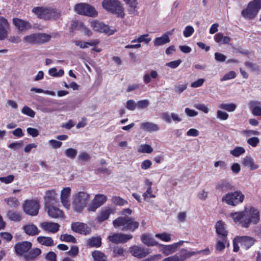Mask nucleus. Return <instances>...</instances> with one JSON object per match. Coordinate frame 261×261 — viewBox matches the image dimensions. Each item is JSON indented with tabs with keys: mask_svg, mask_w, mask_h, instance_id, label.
<instances>
[{
	"mask_svg": "<svg viewBox=\"0 0 261 261\" xmlns=\"http://www.w3.org/2000/svg\"><path fill=\"white\" fill-rule=\"evenodd\" d=\"M229 217L236 224L248 228L251 224L256 225L259 222L260 211L255 207L248 206L243 211L230 213Z\"/></svg>",
	"mask_w": 261,
	"mask_h": 261,
	"instance_id": "obj_1",
	"label": "nucleus"
},
{
	"mask_svg": "<svg viewBox=\"0 0 261 261\" xmlns=\"http://www.w3.org/2000/svg\"><path fill=\"white\" fill-rule=\"evenodd\" d=\"M114 226L122 231H134L139 227V223L133 218L119 217L113 221Z\"/></svg>",
	"mask_w": 261,
	"mask_h": 261,
	"instance_id": "obj_2",
	"label": "nucleus"
},
{
	"mask_svg": "<svg viewBox=\"0 0 261 261\" xmlns=\"http://www.w3.org/2000/svg\"><path fill=\"white\" fill-rule=\"evenodd\" d=\"M90 199V195L85 192L75 193L73 195L72 207L74 212L81 213L85 208Z\"/></svg>",
	"mask_w": 261,
	"mask_h": 261,
	"instance_id": "obj_3",
	"label": "nucleus"
},
{
	"mask_svg": "<svg viewBox=\"0 0 261 261\" xmlns=\"http://www.w3.org/2000/svg\"><path fill=\"white\" fill-rule=\"evenodd\" d=\"M32 11L38 18L44 20H56L61 16L59 12L51 8L36 7Z\"/></svg>",
	"mask_w": 261,
	"mask_h": 261,
	"instance_id": "obj_4",
	"label": "nucleus"
},
{
	"mask_svg": "<svg viewBox=\"0 0 261 261\" xmlns=\"http://www.w3.org/2000/svg\"><path fill=\"white\" fill-rule=\"evenodd\" d=\"M102 7L112 13L123 18L125 14L124 9L118 0H103L102 2Z\"/></svg>",
	"mask_w": 261,
	"mask_h": 261,
	"instance_id": "obj_5",
	"label": "nucleus"
},
{
	"mask_svg": "<svg viewBox=\"0 0 261 261\" xmlns=\"http://www.w3.org/2000/svg\"><path fill=\"white\" fill-rule=\"evenodd\" d=\"M261 9V0H252L246 8L241 12L242 16L248 19H252L256 17Z\"/></svg>",
	"mask_w": 261,
	"mask_h": 261,
	"instance_id": "obj_6",
	"label": "nucleus"
},
{
	"mask_svg": "<svg viewBox=\"0 0 261 261\" xmlns=\"http://www.w3.org/2000/svg\"><path fill=\"white\" fill-rule=\"evenodd\" d=\"M245 198L244 195L240 191L229 192L222 198V201L228 205L236 206L243 202Z\"/></svg>",
	"mask_w": 261,
	"mask_h": 261,
	"instance_id": "obj_7",
	"label": "nucleus"
},
{
	"mask_svg": "<svg viewBox=\"0 0 261 261\" xmlns=\"http://www.w3.org/2000/svg\"><path fill=\"white\" fill-rule=\"evenodd\" d=\"M255 240L250 237L242 236L237 237L233 240V251L237 252L239 250V244H240L241 247L247 250L253 245Z\"/></svg>",
	"mask_w": 261,
	"mask_h": 261,
	"instance_id": "obj_8",
	"label": "nucleus"
},
{
	"mask_svg": "<svg viewBox=\"0 0 261 261\" xmlns=\"http://www.w3.org/2000/svg\"><path fill=\"white\" fill-rule=\"evenodd\" d=\"M75 11L79 14L95 17L97 12L92 6L85 3H80L74 6Z\"/></svg>",
	"mask_w": 261,
	"mask_h": 261,
	"instance_id": "obj_9",
	"label": "nucleus"
},
{
	"mask_svg": "<svg viewBox=\"0 0 261 261\" xmlns=\"http://www.w3.org/2000/svg\"><path fill=\"white\" fill-rule=\"evenodd\" d=\"M24 212L30 216H35L38 214L39 204L34 200H27L22 204Z\"/></svg>",
	"mask_w": 261,
	"mask_h": 261,
	"instance_id": "obj_10",
	"label": "nucleus"
},
{
	"mask_svg": "<svg viewBox=\"0 0 261 261\" xmlns=\"http://www.w3.org/2000/svg\"><path fill=\"white\" fill-rule=\"evenodd\" d=\"M91 27L97 32L105 33L108 35L113 34L115 30L110 29L109 26L98 21H93L91 23Z\"/></svg>",
	"mask_w": 261,
	"mask_h": 261,
	"instance_id": "obj_11",
	"label": "nucleus"
},
{
	"mask_svg": "<svg viewBox=\"0 0 261 261\" xmlns=\"http://www.w3.org/2000/svg\"><path fill=\"white\" fill-rule=\"evenodd\" d=\"M71 189L70 187H65L60 193V201L62 206L67 210H69L71 207L70 195Z\"/></svg>",
	"mask_w": 261,
	"mask_h": 261,
	"instance_id": "obj_12",
	"label": "nucleus"
},
{
	"mask_svg": "<svg viewBox=\"0 0 261 261\" xmlns=\"http://www.w3.org/2000/svg\"><path fill=\"white\" fill-rule=\"evenodd\" d=\"M132 234H123L122 233H114L108 237L109 241L115 243H124L132 239Z\"/></svg>",
	"mask_w": 261,
	"mask_h": 261,
	"instance_id": "obj_13",
	"label": "nucleus"
},
{
	"mask_svg": "<svg viewBox=\"0 0 261 261\" xmlns=\"http://www.w3.org/2000/svg\"><path fill=\"white\" fill-rule=\"evenodd\" d=\"M10 30L7 20L3 17H0V40L7 38Z\"/></svg>",
	"mask_w": 261,
	"mask_h": 261,
	"instance_id": "obj_14",
	"label": "nucleus"
},
{
	"mask_svg": "<svg viewBox=\"0 0 261 261\" xmlns=\"http://www.w3.org/2000/svg\"><path fill=\"white\" fill-rule=\"evenodd\" d=\"M60 226L58 223L49 221H44L40 224V227L43 230L52 233L57 232L59 230Z\"/></svg>",
	"mask_w": 261,
	"mask_h": 261,
	"instance_id": "obj_15",
	"label": "nucleus"
},
{
	"mask_svg": "<svg viewBox=\"0 0 261 261\" xmlns=\"http://www.w3.org/2000/svg\"><path fill=\"white\" fill-rule=\"evenodd\" d=\"M32 244L28 241H23L17 243L14 247L15 252L18 255L27 253L31 248Z\"/></svg>",
	"mask_w": 261,
	"mask_h": 261,
	"instance_id": "obj_16",
	"label": "nucleus"
},
{
	"mask_svg": "<svg viewBox=\"0 0 261 261\" xmlns=\"http://www.w3.org/2000/svg\"><path fill=\"white\" fill-rule=\"evenodd\" d=\"M71 229L76 232L83 234H88L91 232V228L86 224L79 222L73 223Z\"/></svg>",
	"mask_w": 261,
	"mask_h": 261,
	"instance_id": "obj_17",
	"label": "nucleus"
},
{
	"mask_svg": "<svg viewBox=\"0 0 261 261\" xmlns=\"http://www.w3.org/2000/svg\"><path fill=\"white\" fill-rule=\"evenodd\" d=\"M184 242L183 241H180L177 243H175L169 245H165L159 244L158 246L162 247L161 251L163 252V253H164L166 255H168L174 253L177 248L179 246L181 245Z\"/></svg>",
	"mask_w": 261,
	"mask_h": 261,
	"instance_id": "obj_18",
	"label": "nucleus"
},
{
	"mask_svg": "<svg viewBox=\"0 0 261 261\" xmlns=\"http://www.w3.org/2000/svg\"><path fill=\"white\" fill-rule=\"evenodd\" d=\"M129 250L132 254L138 258H143L150 253L148 249L140 247L137 246L130 247Z\"/></svg>",
	"mask_w": 261,
	"mask_h": 261,
	"instance_id": "obj_19",
	"label": "nucleus"
},
{
	"mask_svg": "<svg viewBox=\"0 0 261 261\" xmlns=\"http://www.w3.org/2000/svg\"><path fill=\"white\" fill-rule=\"evenodd\" d=\"M13 23L15 27L20 31H25L32 28L29 22L17 18L13 19Z\"/></svg>",
	"mask_w": 261,
	"mask_h": 261,
	"instance_id": "obj_20",
	"label": "nucleus"
},
{
	"mask_svg": "<svg viewBox=\"0 0 261 261\" xmlns=\"http://www.w3.org/2000/svg\"><path fill=\"white\" fill-rule=\"evenodd\" d=\"M248 107L253 115L261 116V103L259 101L252 100L248 102Z\"/></svg>",
	"mask_w": 261,
	"mask_h": 261,
	"instance_id": "obj_21",
	"label": "nucleus"
},
{
	"mask_svg": "<svg viewBox=\"0 0 261 261\" xmlns=\"http://www.w3.org/2000/svg\"><path fill=\"white\" fill-rule=\"evenodd\" d=\"M216 232L221 238H227L228 231L226 225L222 221H218L215 225Z\"/></svg>",
	"mask_w": 261,
	"mask_h": 261,
	"instance_id": "obj_22",
	"label": "nucleus"
},
{
	"mask_svg": "<svg viewBox=\"0 0 261 261\" xmlns=\"http://www.w3.org/2000/svg\"><path fill=\"white\" fill-rule=\"evenodd\" d=\"M58 194L55 190H50L46 191L44 199L46 205L55 202L57 200Z\"/></svg>",
	"mask_w": 261,
	"mask_h": 261,
	"instance_id": "obj_23",
	"label": "nucleus"
},
{
	"mask_svg": "<svg viewBox=\"0 0 261 261\" xmlns=\"http://www.w3.org/2000/svg\"><path fill=\"white\" fill-rule=\"evenodd\" d=\"M141 128L145 132H155L160 129V127L157 124L151 122H144L140 124Z\"/></svg>",
	"mask_w": 261,
	"mask_h": 261,
	"instance_id": "obj_24",
	"label": "nucleus"
},
{
	"mask_svg": "<svg viewBox=\"0 0 261 261\" xmlns=\"http://www.w3.org/2000/svg\"><path fill=\"white\" fill-rule=\"evenodd\" d=\"M48 214L49 217L53 218L63 217L64 213L62 210L53 205H46Z\"/></svg>",
	"mask_w": 261,
	"mask_h": 261,
	"instance_id": "obj_25",
	"label": "nucleus"
},
{
	"mask_svg": "<svg viewBox=\"0 0 261 261\" xmlns=\"http://www.w3.org/2000/svg\"><path fill=\"white\" fill-rule=\"evenodd\" d=\"M242 164L251 170H256L259 168V165L256 164L254 160L250 156H246L242 159Z\"/></svg>",
	"mask_w": 261,
	"mask_h": 261,
	"instance_id": "obj_26",
	"label": "nucleus"
},
{
	"mask_svg": "<svg viewBox=\"0 0 261 261\" xmlns=\"http://www.w3.org/2000/svg\"><path fill=\"white\" fill-rule=\"evenodd\" d=\"M141 240L142 243L147 246H158L159 244L149 233L142 235Z\"/></svg>",
	"mask_w": 261,
	"mask_h": 261,
	"instance_id": "obj_27",
	"label": "nucleus"
},
{
	"mask_svg": "<svg viewBox=\"0 0 261 261\" xmlns=\"http://www.w3.org/2000/svg\"><path fill=\"white\" fill-rule=\"evenodd\" d=\"M41 250L39 248H33L24 254V259L26 261L34 260L37 257V256L41 254Z\"/></svg>",
	"mask_w": 261,
	"mask_h": 261,
	"instance_id": "obj_28",
	"label": "nucleus"
},
{
	"mask_svg": "<svg viewBox=\"0 0 261 261\" xmlns=\"http://www.w3.org/2000/svg\"><path fill=\"white\" fill-rule=\"evenodd\" d=\"M24 232L29 236H35L39 233L40 230L33 224H29L23 226Z\"/></svg>",
	"mask_w": 261,
	"mask_h": 261,
	"instance_id": "obj_29",
	"label": "nucleus"
},
{
	"mask_svg": "<svg viewBox=\"0 0 261 261\" xmlns=\"http://www.w3.org/2000/svg\"><path fill=\"white\" fill-rule=\"evenodd\" d=\"M112 212V210L110 207H106L101 210L97 217V221L99 222H102L107 220Z\"/></svg>",
	"mask_w": 261,
	"mask_h": 261,
	"instance_id": "obj_30",
	"label": "nucleus"
},
{
	"mask_svg": "<svg viewBox=\"0 0 261 261\" xmlns=\"http://www.w3.org/2000/svg\"><path fill=\"white\" fill-rule=\"evenodd\" d=\"M7 217L11 221L19 222L21 220L22 216L20 212L10 210L7 213Z\"/></svg>",
	"mask_w": 261,
	"mask_h": 261,
	"instance_id": "obj_31",
	"label": "nucleus"
},
{
	"mask_svg": "<svg viewBox=\"0 0 261 261\" xmlns=\"http://www.w3.org/2000/svg\"><path fill=\"white\" fill-rule=\"evenodd\" d=\"M170 42L168 34H164L162 36L156 38L153 40L154 46H158L165 44Z\"/></svg>",
	"mask_w": 261,
	"mask_h": 261,
	"instance_id": "obj_32",
	"label": "nucleus"
},
{
	"mask_svg": "<svg viewBox=\"0 0 261 261\" xmlns=\"http://www.w3.org/2000/svg\"><path fill=\"white\" fill-rule=\"evenodd\" d=\"M87 245L90 247H99L101 244L99 237H92L86 240Z\"/></svg>",
	"mask_w": 261,
	"mask_h": 261,
	"instance_id": "obj_33",
	"label": "nucleus"
},
{
	"mask_svg": "<svg viewBox=\"0 0 261 261\" xmlns=\"http://www.w3.org/2000/svg\"><path fill=\"white\" fill-rule=\"evenodd\" d=\"M214 39L216 42L220 44H228L231 40L230 37L224 36L223 34L219 33L214 36Z\"/></svg>",
	"mask_w": 261,
	"mask_h": 261,
	"instance_id": "obj_34",
	"label": "nucleus"
},
{
	"mask_svg": "<svg viewBox=\"0 0 261 261\" xmlns=\"http://www.w3.org/2000/svg\"><path fill=\"white\" fill-rule=\"evenodd\" d=\"M37 240L40 244L44 246H52L54 245L53 240L49 237L40 236Z\"/></svg>",
	"mask_w": 261,
	"mask_h": 261,
	"instance_id": "obj_35",
	"label": "nucleus"
},
{
	"mask_svg": "<svg viewBox=\"0 0 261 261\" xmlns=\"http://www.w3.org/2000/svg\"><path fill=\"white\" fill-rule=\"evenodd\" d=\"M4 201L10 207L16 208L20 205L19 200L15 197H10L5 198L4 199Z\"/></svg>",
	"mask_w": 261,
	"mask_h": 261,
	"instance_id": "obj_36",
	"label": "nucleus"
},
{
	"mask_svg": "<svg viewBox=\"0 0 261 261\" xmlns=\"http://www.w3.org/2000/svg\"><path fill=\"white\" fill-rule=\"evenodd\" d=\"M107 200V197L106 195L102 194H97L93 199L94 202L98 207H100Z\"/></svg>",
	"mask_w": 261,
	"mask_h": 261,
	"instance_id": "obj_37",
	"label": "nucleus"
},
{
	"mask_svg": "<svg viewBox=\"0 0 261 261\" xmlns=\"http://www.w3.org/2000/svg\"><path fill=\"white\" fill-rule=\"evenodd\" d=\"M158 76V73L155 70H151L149 73H146L143 76V81L145 84L151 82V79H155Z\"/></svg>",
	"mask_w": 261,
	"mask_h": 261,
	"instance_id": "obj_38",
	"label": "nucleus"
},
{
	"mask_svg": "<svg viewBox=\"0 0 261 261\" xmlns=\"http://www.w3.org/2000/svg\"><path fill=\"white\" fill-rule=\"evenodd\" d=\"M219 108L224 110L228 112H232L236 110L237 108V105L233 103H222L219 105Z\"/></svg>",
	"mask_w": 261,
	"mask_h": 261,
	"instance_id": "obj_39",
	"label": "nucleus"
},
{
	"mask_svg": "<svg viewBox=\"0 0 261 261\" xmlns=\"http://www.w3.org/2000/svg\"><path fill=\"white\" fill-rule=\"evenodd\" d=\"M217 189L222 191H227L231 189L230 184L226 181H221L216 186Z\"/></svg>",
	"mask_w": 261,
	"mask_h": 261,
	"instance_id": "obj_40",
	"label": "nucleus"
},
{
	"mask_svg": "<svg viewBox=\"0 0 261 261\" xmlns=\"http://www.w3.org/2000/svg\"><path fill=\"white\" fill-rule=\"evenodd\" d=\"M23 41L26 43L38 44L37 34H33L24 36Z\"/></svg>",
	"mask_w": 261,
	"mask_h": 261,
	"instance_id": "obj_41",
	"label": "nucleus"
},
{
	"mask_svg": "<svg viewBox=\"0 0 261 261\" xmlns=\"http://www.w3.org/2000/svg\"><path fill=\"white\" fill-rule=\"evenodd\" d=\"M153 150L152 147L146 144L140 145L138 148V151L139 153H150Z\"/></svg>",
	"mask_w": 261,
	"mask_h": 261,
	"instance_id": "obj_42",
	"label": "nucleus"
},
{
	"mask_svg": "<svg viewBox=\"0 0 261 261\" xmlns=\"http://www.w3.org/2000/svg\"><path fill=\"white\" fill-rule=\"evenodd\" d=\"M38 44L44 43L49 41L51 38L50 35L44 33L37 34Z\"/></svg>",
	"mask_w": 261,
	"mask_h": 261,
	"instance_id": "obj_43",
	"label": "nucleus"
},
{
	"mask_svg": "<svg viewBox=\"0 0 261 261\" xmlns=\"http://www.w3.org/2000/svg\"><path fill=\"white\" fill-rule=\"evenodd\" d=\"M246 150L243 147L238 146L230 151V153L234 157H239L245 153Z\"/></svg>",
	"mask_w": 261,
	"mask_h": 261,
	"instance_id": "obj_44",
	"label": "nucleus"
},
{
	"mask_svg": "<svg viewBox=\"0 0 261 261\" xmlns=\"http://www.w3.org/2000/svg\"><path fill=\"white\" fill-rule=\"evenodd\" d=\"M92 256L95 261H107V257L99 251H94L92 253Z\"/></svg>",
	"mask_w": 261,
	"mask_h": 261,
	"instance_id": "obj_45",
	"label": "nucleus"
},
{
	"mask_svg": "<svg viewBox=\"0 0 261 261\" xmlns=\"http://www.w3.org/2000/svg\"><path fill=\"white\" fill-rule=\"evenodd\" d=\"M48 74L54 77H61L64 75V71L63 69H60L58 71L57 68L54 67L48 70Z\"/></svg>",
	"mask_w": 261,
	"mask_h": 261,
	"instance_id": "obj_46",
	"label": "nucleus"
},
{
	"mask_svg": "<svg viewBox=\"0 0 261 261\" xmlns=\"http://www.w3.org/2000/svg\"><path fill=\"white\" fill-rule=\"evenodd\" d=\"M65 156L70 159H73L75 158L77 154V151L76 149L72 148H68L65 149Z\"/></svg>",
	"mask_w": 261,
	"mask_h": 261,
	"instance_id": "obj_47",
	"label": "nucleus"
},
{
	"mask_svg": "<svg viewBox=\"0 0 261 261\" xmlns=\"http://www.w3.org/2000/svg\"><path fill=\"white\" fill-rule=\"evenodd\" d=\"M211 253V251L208 248H206L204 250H201L197 252L195 251H188L187 252L186 255L188 257L196 255V254H203V255H208Z\"/></svg>",
	"mask_w": 261,
	"mask_h": 261,
	"instance_id": "obj_48",
	"label": "nucleus"
},
{
	"mask_svg": "<svg viewBox=\"0 0 261 261\" xmlns=\"http://www.w3.org/2000/svg\"><path fill=\"white\" fill-rule=\"evenodd\" d=\"M60 239L61 241L71 242L73 243L76 242V239L73 236L68 234H63L61 235Z\"/></svg>",
	"mask_w": 261,
	"mask_h": 261,
	"instance_id": "obj_49",
	"label": "nucleus"
},
{
	"mask_svg": "<svg viewBox=\"0 0 261 261\" xmlns=\"http://www.w3.org/2000/svg\"><path fill=\"white\" fill-rule=\"evenodd\" d=\"M227 238H221V240H219L216 245V250L217 251L220 252L223 250L225 247V244L227 243Z\"/></svg>",
	"mask_w": 261,
	"mask_h": 261,
	"instance_id": "obj_50",
	"label": "nucleus"
},
{
	"mask_svg": "<svg viewBox=\"0 0 261 261\" xmlns=\"http://www.w3.org/2000/svg\"><path fill=\"white\" fill-rule=\"evenodd\" d=\"M151 40V37H149V34H144L141 35H140L138 37V43H144L145 44H148Z\"/></svg>",
	"mask_w": 261,
	"mask_h": 261,
	"instance_id": "obj_51",
	"label": "nucleus"
},
{
	"mask_svg": "<svg viewBox=\"0 0 261 261\" xmlns=\"http://www.w3.org/2000/svg\"><path fill=\"white\" fill-rule=\"evenodd\" d=\"M129 7V11L131 13H134L137 8V0H123Z\"/></svg>",
	"mask_w": 261,
	"mask_h": 261,
	"instance_id": "obj_52",
	"label": "nucleus"
},
{
	"mask_svg": "<svg viewBox=\"0 0 261 261\" xmlns=\"http://www.w3.org/2000/svg\"><path fill=\"white\" fill-rule=\"evenodd\" d=\"M155 237L165 242H168L171 240V234L166 232L157 233Z\"/></svg>",
	"mask_w": 261,
	"mask_h": 261,
	"instance_id": "obj_53",
	"label": "nucleus"
},
{
	"mask_svg": "<svg viewBox=\"0 0 261 261\" xmlns=\"http://www.w3.org/2000/svg\"><path fill=\"white\" fill-rule=\"evenodd\" d=\"M21 113L31 118H34L35 116V112L29 107L25 106L21 110Z\"/></svg>",
	"mask_w": 261,
	"mask_h": 261,
	"instance_id": "obj_54",
	"label": "nucleus"
},
{
	"mask_svg": "<svg viewBox=\"0 0 261 261\" xmlns=\"http://www.w3.org/2000/svg\"><path fill=\"white\" fill-rule=\"evenodd\" d=\"M112 202L116 205H124L127 203V201L119 196H114L112 198Z\"/></svg>",
	"mask_w": 261,
	"mask_h": 261,
	"instance_id": "obj_55",
	"label": "nucleus"
},
{
	"mask_svg": "<svg viewBox=\"0 0 261 261\" xmlns=\"http://www.w3.org/2000/svg\"><path fill=\"white\" fill-rule=\"evenodd\" d=\"M236 77V73L233 71H230L225 74L221 79V82L234 79Z\"/></svg>",
	"mask_w": 261,
	"mask_h": 261,
	"instance_id": "obj_56",
	"label": "nucleus"
},
{
	"mask_svg": "<svg viewBox=\"0 0 261 261\" xmlns=\"http://www.w3.org/2000/svg\"><path fill=\"white\" fill-rule=\"evenodd\" d=\"M14 176L13 175H9L7 176L0 177V181L5 184L12 183L14 180Z\"/></svg>",
	"mask_w": 261,
	"mask_h": 261,
	"instance_id": "obj_57",
	"label": "nucleus"
},
{
	"mask_svg": "<svg viewBox=\"0 0 261 261\" xmlns=\"http://www.w3.org/2000/svg\"><path fill=\"white\" fill-rule=\"evenodd\" d=\"M194 29L193 27L188 25L187 26L183 31L184 36L185 37H190L194 33Z\"/></svg>",
	"mask_w": 261,
	"mask_h": 261,
	"instance_id": "obj_58",
	"label": "nucleus"
},
{
	"mask_svg": "<svg viewBox=\"0 0 261 261\" xmlns=\"http://www.w3.org/2000/svg\"><path fill=\"white\" fill-rule=\"evenodd\" d=\"M228 114L223 111L218 110L217 112V118L221 120H226L228 118Z\"/></svg>",
	"mask_w": 261,
	"mask_h": 261,
	"instance_id": "obj_59",
	"label": "nucleus"
},
{
	"mask_svg": "<svg viewBox=\"0 0 261 261\" xmlns=\"http://www.w3.org/2000/svg\"><path fill=\"white\" fill-rule=\"evenodd\" d=\"M48 143L53 149H58L62 145V143L56 140L51 139L49 140Z\"/></svg>",
	"mask_w": 261,
	"mask_h": 261,
	"instance_id": "obj_60",
	"label": "nucleus"
},
{
	"mask_svg": "<svg viewBox=\"0 0 261 261\" xmlns=\"http://www.w3.org/2000/svg\"><path fill=\"white\" fill-rule=\"evenodd\" d=\"M259 142V138L256 137H251L247 140V143L253 147H256Z\"/></svg>",
	"mask_w": 261,
	"mask_h": 261,
	"instance_id": "obj_61",
	"label": "nucleus"
},
{
	"mask_svg": "<svg viewBox=\"0 0 261 261\" xmlns=\"http://www.w3.org/2000/svg\"><path fill=\"white\" fill-rule=\"evenodd\" d=\"M194 107L196 109L203 112L205 114L208 113L210 111V109L208 108V107L204 104H196L195 105Z\"/></svg>",
	"mask_w": 261,
	"mask_h": 261,
	"instance_id": "obj_62",
	"label": "nucleus"
},
{
	"mask_svg": "<svg viewBox=\"0 0 261 261\" xmlns=\"http://www.w3.org/2000/svg\"><path fill=\"white\" fill-rule=\"evenodd\" d=\"M187 88V84H176L175 85V92L180 94Z\"/></svg>",
	"mask_w": 261,
	"mask_h": 261,
	"instance_id": "obj_63",
	"label": "nucleus"
},
{
	"mask_svg": "<svg viewBox=\"0 0 261 261\" xmlns=\"http://www.w3.org/2000/svg\"><path fill=\"white\" fill-rule=\"evenodd\" d=\"M72 25H75V28L77 30L80 31L82 33H83L84 31L87 28V27L83 24V23L81 22H78L75 21H73Z\"/></svg>",
	"mask_w": 261,
	"mask_h": 261,
	"instance_id": "obj_64",
	"label": "nucleus"
}]
</instances>
